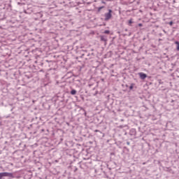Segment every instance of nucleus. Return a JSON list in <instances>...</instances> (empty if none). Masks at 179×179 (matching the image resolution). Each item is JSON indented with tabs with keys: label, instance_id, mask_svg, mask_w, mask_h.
<instances>
[{
	"label": "nucleus",
	"instance_id": "f257e3e1",
	"mask_svg": "<svg viewBox=\"0 0 179 179\" xmlns=\"http://www.w3.org/2000/svg\"><path fill=\"white\" fill-rule=\"evenodd\" d=\"M3 177H8V179H13V178H15V175L9 172L0 173V179H3Z\"/></svg>",
	"mask_w": 179,
	"mask_h": 179
},
{
	"label": "nucleus",
	"instance_id": "f03ea898",
	"mask_svg": "<svg viewBox=\"0 0 179 179\" xmlns=\"http://www.w3.org/2000/svg\"><path fill=\"white\" fill-rule=\"evenodd\" d=\"M111 13H113V10L109 9L108 12L105 13V20H110V19H111V17H113V15H111Z\"/></svg>",
	"mask_w": 179,
	"mask_h": 179
},
{
	"label": "nucleus",
	"instance_id": "7ed1b4c3",
	"mask_svg": "<svg viewBox=\"0 0 179 179\" xmlns=\"http://www.w3.org/2000/svg\"><path fill=\"white\" fill-rule=\"evenodd\" d=\"M139 77L141 79H142V80H145V79H146V78H148V75L145 73H138Z\"/></svg>",
	"mask_w": 179,
	"mask_h": 179
},
{
	"label": "nucleus",
	"instance_id": "20e7f679",
	"mask_svg": "<svg viewBox=\"0 0 179 179\" xmlns=\"http://www.w3.org/2000/svg\"><path fill=\"white\" fill-rule=\"evenodd\" d=\"M100 38H101V41H103V43H105V44H107V36L106 35H101L100 36Z\"/></svg>",
	"mask_w": 179,
	"mask_h": 179
},
{
	"label": "nucleus",
	"instance_id": "39448f33",
	"mask_svg": "<svg viewBox=\"0 0 179 179\" xmlns=\"http://www.w3.org/2000/svg\"><path fill=\"white\" fill-rule=\"evenodd\" d=\"M129 134L131 136H136V129H131L129 131Z\"/></svg>",
	"mask_w": 179,
	"mask_h": 179
},
{
	"label": "nucleus",
	"instance_id": "423d86ee",
	"mask_svg": "<svg viewBox=\"0 0 179 179\" xmlns=\"http://www.w3.org/2000/svg\"><path fill=\"white\" fill-rule=\"evenodd\" d=\"M134 87H135V84L131 83L130 86L129 87V92H135V90H134Z\"/></svg>",
	"mask_w": 179,
	"mask_h": 179
},
{
	"label": "nucleus",
	"instance_id": "0eeeda50",
	"mask_svg": "<svg viewBox=\"0 0 179 179\" xmlns=\"http://www.w3.org/2000/svg\"><path fill=\"white\" fill-rule=\"evenodd\" d=\"M17 5H20V6H23L24 9H26V8H27V5H26L25 3L17 2Z\"/></svg>",
	"mask_w": 179,
	"mask_h": 179
},
{
	"label": "nucleus",
	"instance_id": "6e6552de",
	"mask_svg": "<svg viewBox=\"0 0 179 179\" xmlns=\"http://www.w3.org/2000/svg\"><path fill=\"white\" fill-rule=\"evenodd\" d=\"M76 93H77L76 90H71V91L70 92V94H72V96H75Z\"/></svg>",
	"mask_w": 179,
	"mask_h": 179
},
{
	"label": "nucleus",
	"instance_id": "1a4fd4ad",
	"mask_svg": "<svg viewBox=\"0 0 179 179\" xmlns=\"http://www.w3.org/2000/svg\"><path fill=\"white\" fill-rule=\"evenodd\" d=\"M134 20L131 18L128 22V26H131L132 23H134Z\"/></svg>",
	"mask_w": 179,
	"mask_h": 179
},
{
	"label": "nucleus",
	"instance_id": "9d476101",
	"mask_svg": "<svg viewBox=\"0 0 179 179\" xmlns=\"http://www.w3.org/2000/svg\"><path fill=\"white\" fill-rule=\"evenodd\" d=\"M175 44H176L177 45L176 47L177 51H179V41H175Z\"/></svg>",
	"mask_w": 179,
	"mask_h": 179
},
{
	"label": "nucleus",
	"instance_id": "9b49d317",
	"mask_svg": "<svg viewBox=\"0 0 179 179\" xmlns=\"http://www.w3.org/2000/svg\"><path fill=\"white\" fill-rule=\"evenodd\" d=\"M89 55H90V54L86 52L85 53L82 55V57H89Z\"/></svg>",
	"mask_w": 179,
	"mask_h": 179
},
{
	"label": "nucleus",
	"instance_id": "f8f14e48",
	"mask_svg": "<svg viewBox=\"0 0 179 179\" xmlns=\"http://www.w3.org/2000/svg\"><path fill=\"white\" fill-rule=\"evenodd\" d=\"M103 34H110V30H105Z\"/></svg>",
	"mask_w": 179,
	"mask_h": 179
},
{
	"label": "nucleus",
	"instance_id": "ddd939ff",
	"mask_svg": "<svg viewBox=\"0 0 179 179\" xmlns=\"http://www.w3.org/2000/svg\"><path fill=\"white\" fill-rule=\"evenodd\" d=\"M121 3L122 4V5H128V2H127V1H121Z\"/></svg>",
	"mask_w": 179,
	"mask_h": 179
},
{
	"label": "nucleus",
	"instance_id": "4468645a",
	"mask_svg": "<svg viewBox=\"0 0 179 179\" xmlns=\"http://www.w3.org/2000/svg\"><path fill=\"white\" fill-rule=\"evenodd\" d=\"M103 8H104V6H101L98 8V12H100V10H101V9H103Z\"/></svg>",
	"mask_w": 179,
	"mask_h": 179
},
{
	"label": "nucleus",
	"instance_id": "2eb2a0df",
	"mask_svg": "<svg viewBox=\"0 0 179 179\" xmlns=\"http://www.w3.org/2000/svg\"><path fill=\"white\" fill-rule=\"evenodd\" d=\"M38 16H39L40 17H43V13H38Z\"/></svg>",
	"mask_w": 179,
	"mask_h": 179
},
{
	"label": "nucleus",
	"instance_id": "dca6fc26",
	"mask_svg": "<svg viewBox=\"0 0 179 179\" xmlns=\"http://www.w3.org/2000/svg\"><path fill=\"white\" fill-rule=\"evenodd\" d=\"M169 24L170 26H173V24H174V22L173 21H171V22H169Z\"/></svg>",
	"mask_w": 179,
	"mask_h": 179
},
{
	"label": "nucleus",
	"instance_id": "f3484780",
	"mask_svg": "<svg viewBox=\"0 0 179 179\" xmlns=\"http://www.w3.org/2000/svg\"><path fill=\"white\" fill-rule=\"evenodd\" d=\"M62 5L64 4V6H68V5L65 4V1H62L60 3Z\"/></svg>",
	"mask_w": 179,
	"mask_h": 179
},
{
	"label": "nucleus",
	"instance_id": "a211bd4d",
	"mask_svg": "<svg viewBox=\"0 0 179 179\" xmlns=\"http://www.w3.org/2000/svg\"><path fill=\"white\" fill-rule=\"evenodd\" d=\"M138 27H142V26H143V24L142 23H139V24H138Z\"/></svg>",
	"mask_w": 179,
	"mask_h": 179
},
{
	"label": "nucleus",
	"instance_id": "6ab92c4d",
	"mask_svg": "<svg viewBox=\"0 0 179 179\" xmlns=\"http://www.w3.org/2000/svg\"><path fill=\"white\" fill-rule=\"evenodd\" d=\"M127 145H131V143L129 142V141H127Z\"/></svg>",
	"mask_w": 179,
	"mask_h": 179
},
{
	"label": "nucleus",
	"instance_id": "aec40b11",
	"mask_svg": "<svg viewBox=\"0 0 179 179\" xmlns=\"http://www.w3.org/2000/svg\"><path fill=\"white\" fill-rule=\"evenodd\" d=\"M86 114H87L86 110H84V115L86 116Z\"/></svg>",
	"mask_w": 179,
	"mask_h": 179
},
{
	"label": "nucleus",
	"instance_id": "412c9836",
	"mask_svg": "<svg viewBox=\"0 0 179 179\" xmlns=\"http://www.w3.org/2000/svg\"><path fill=\"white\" fill-rule=\"evenodd\" d=\"M94 132H101L100 130H95Z\"/></svg>",
	"mask_w": 179,
	"mask_h": 179
},
{
	"label": "nucleus",
	"instance_id": "4be33fe9",
	"mask_svg": "<svg viewBox=\"0 0 179 179\" xmlns=\"http://www.w3.org/2000/svg\"><path fill=\"white\" fill-rule=\"evenodd\" d=\"M24 13H27V12L26 11V10H24Z\"/></svg>",
	"mask_w": 179,
	"mask_h": 179
},
{
	"label": "nucleus",
	"instance_id": "5701e85b",
	"mask_svg": "<svg viewBox=\"0 0 179 179\" xmlns=\"http://www.w3.org/2000/svg\"><path fill=\"white\" fill-rule=\"evenodd\" d=\"M8 6L10 8L11 7L10 4H8Z\"/></svg>",
	"mask_w": 179,
	"mask_h": 179
},
{
	"label": "nucleus",
	"instance_id": "b1692460",
	"mask_svg": "<svg viewBox=\"0 0 179 179\" xmlns=\"http://www.w3.org/2000/svg\"><path fill=\"white\" fill-rule=\"evenodd\" d=\"M102 3H106V2H104V1H102Z\"/></svg>",
	"mask_w": 179,
	"mask_h": 179
},
{
	"label": "nucleus",
	"instance_id": "393cba45",
	"mask_svg": "<svg viewBox=\"0 0 179 179\" xmlns=\"http://www.w3.org/2000/svg\"><path fill=\"white\" fill-rule=\"evenodd\" d=\"M126 87H128V85H126Z\"/></svg>",
	"mask_w": 179,
	"mask_h": 179
},
{
	"label": "nucleus",
	"instance_id": "a878e982",
	"mask_svg": "<svg viewBox=\"0 0 179 179\" xmlns=\"http://www.w3.org/2000/svg\"><path fill=\"white\" fill-rule=\"evenodd\" d=\"M85 59H87V57H85Z\"/></svg>",
	"mask_w": 179,
	"mask_h": 179
},
{
	"label": "nucleus",
	"instance_id": "bb28decb",
	"mask_svg": "<svg viewBox=\"0 0 179 179\" xmlns=\"http://www.w3.org/2000/svg\"><path fill=\"white\" fill-rule=\"evenodd\" d=\"M73 6H75V5H73Z\"/></svg>",
	"mask_w": 179,
	"mask_h": 179
}]
</instances>
